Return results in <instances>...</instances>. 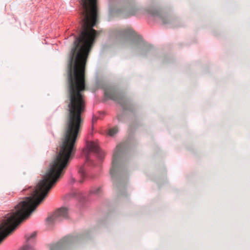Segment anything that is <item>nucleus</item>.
<instances>
[{
  "label": "nucleus",
  "mask_w": 250,
  "mask_h": 250,
  "mask_svg": "<svg viewBox=\"0 0 250 250\" xmlns=\"http://www.w3.org/2000/svg\"><path fill=\"white\" fill-rule=\"evenodd\" d=\"M100 190H101V188H98L96 189V190L95 191H93V192L95 193H98L100 192Z\"/></svg>",
  "instance_id": "12"
},
{
  "label": "nucleus",
  "mask_w": 250,
  "mask_h": 250,
  "mask_svg": "<svg viewBox=\"0 0 250 250\" xmlns=\"http://www.w3.org/2000/svg\"><path fill=\"white\" fill-rule=\"evenodd\" d=\"M137 11L136 8L134 6H129L127 7L125 10V18H127L128 17L133 16L135 14Z\"/></svg>",
  "instance_id": "6"
},
{
  "label": "nucleus",
  "mask_w": 250,
  "mask_h": 250,
  "mask_svg": "<svg viewBox=\"0 0 250 250\" xmlns=\"http://www.w3.org/2000/svg\"><path fill=\"white\" fill-rule=\"evenodd\" d=\"M106 98L111 99L120 104L123 107L127 102V100L121 93L113 89H108L104 91Z\"/></svg>",
  "instance_id": "2"
},
{
  "label": "nucleus",
  "mask_w": 250,
  "mask_h": 250,
  "mask_svg": "<svg viewBox=\"0 0 250 250\" xmlns=\"http://www.w3.org/2000/svg\"><path fill=\"white\" fill-rule=\"evenodd\" d=\"M123 34L126 36H134L135 32L130 28H127L124 30Z\"/></svg>",
  "instance_id": "7"
},
{
  "label": "nucleus",
  "mask_w": 250,
  "mask_h": 250,
  "mask_svg": "<svg viewBox=\"0 0 250 250\" xmlns=\"http://www.w3.org/2000/svg\"><path fill=\"white\" fill-rule=\"evenodd\" d=\"M69 240V237L64 238L62 240L57 244L51 245L50 247V250H62L65 246Z\"/></svg>",
  "instance_id": "5"
},
{
  "label": "nucleus",
  "mask_w": 250,
  "mask_h": 250,
  "mask_svg": "<svg viewBox=\"0 0 250 250\" xmlns=\"http://www.w3.org/2000/svg\"><path fill=\"white\" fill-rule=\"evenodd\" d=\"M36 235H37V233L36 232H34L30 234H26L25 235L26 241L29 242L30 240H31L32 239H34V238L36 237Z\"/></svg>",
  "instance_id": "9"
},
{
  "label": "nucleus",
  "mask_w": 250,
  "mask_h": 250,
  "mask_svg": "<svg viewBox=\"0 0 250 250\" xmlns=\"http://www.w3.org/2000/svg\"><path fill=\"white\" fill-rule=\"evenodd\" d=\"M68 217V208H61L58 209L53 214L47 218L48 223L51 224L59 220L60 218H67Z\"/></svg>",
  "instance_id": "4"
},
{
  "label": "nucleus",
  "mask_w": 250,
  "mask_h": 250,
  "mask_svg": "<svg viewBox=\"0 0 250 250\" xmlns=\"http://www.w3.org/2000/svg\"><path fill=\"white\" fill-rule=\"evenodd\" d=\"M80 172H81L82 176H84V172L83 170L82 169H80Z\"/></svg>",
  "instance_id": "13"
},
{
  "label": "nucleus",
  "mask_w": 250,
  "mask_h": 250,
  "mask_svg": "<svg viewBox=\"0 0 250 250\" xmlns=\"http://www.w3.org/2000/svg\"><path fill=\"white\" fill-rule=\"evenodd\" d=\"M164 24L169 23L171 21V18L167 16H164L161 17Z\"/></svg>",
  "instance_id": "8"
},
{
  "label": "nucleus",
  "mask_w": 250,
  "mask_h": 250,
  "mask_svg": "<svg viewBox=\"0 0 250 250\" xmlns=\"http://www.w3.org/2000/svg\"><path fill=\"white\" fill-rule=\"evenodd\" d=\"M21 250H34V249L29 246H25L21 249Z\"/></svg>",
  "instance_id": "11"
},
{
  "label": "nucleus",
  "mask_w": 250,
  "mask_h": 250,
  "mask_svg": "<svg viewBox=\"0 0 250 250\" xmlns=\"http://www.w3.org/2000/svg\"><path fill=\"white\" fill-rule=\"evenodd\" d=\"M86 149L83 151L86 156L87 161L89 159L90 152H93L96 153L100 158H102L104 153L99 147V145L95 142H89L87 143Z\"/></svg>",
  "instance_id": "3"
},
{
  "label": "nucleus",
  "mask_w": 250,
  "mask_h": 250,
  "mask_svg": "<svg viewBox=\"0 0 250 250\" xmlns=\"http://www.w3.org/2000/svg\"><path fill=\"white\" fill-rule=\"evenodd\" d=\"M124 145H118L114 152L112 167L110 174L114 186H117V180L120 179L125 169V165L123 159Z\"/></svg>",
  "instance_id": "1"
},
{
  "label": "nucleus",
  "mask_w": 250,
  "mask_h": 250,
  "mask_svg": "<svg viewBox=\"0 0 250 250\" xmlns=\"http://www.w3.org/2000/svg\"><path fill=\"white\" fill-rule=\"evenodd\" d=\"M118 131V128L117 127H114L112 128H111L109 130L108 135L110 136H113L114 134H115Z\"/></svg>",
  "instance_id": "10"
}]
</instances>
